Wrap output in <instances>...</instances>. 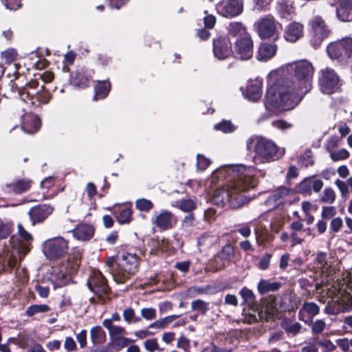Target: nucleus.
I'll list each match as a JSON object with an SVG mask.
<instances>
[{
    "instance_id": "1",
    "label": "nucleus",
    "mask_w": 352,
    "mask_h": 352,
    "mask_svg": "<svg viewBox=\"0 0 352 352\" xmlns=\"http://www.w3.org/2000/svg\"><path fill=\"white\" fill-rule=\"evenodd\" d=\"M314 68L307 60L285 64L267 76V109H294L312 87Z\"/></svg>"
},
{
    "instance_id": "2",
    "label": "nucleus",
    "mask_w": 352,
    "mask_h": 352,
    "mask_svg": "<svg viewBox=\"0 0 352 352\" xmlns=\"http://www.w3.org/2000/svg\"><path fill=\"white\" fill-rule=\"evenodd\" d=\"M258 170L254 166L243 164L226 165L214 170L209 179L217 186L211 195V202L223 207L239 208L250 201L245 192L257 184Z\"/></svg>"
},
{
    "instance_id": "3",
    "label": "nucleus",
    "mask_w": 352,
    "mask_h": 352,
    "mask_svg": "<svg viewBox=\"0 0 352 352\" xmlns=\"http://www.w3.org/2000/svg\"><path fill=\"white\" fill-rule=\"evenodd\" d=\"M247 148H254V164L270 163L280 159L285 154V149L279 148L271 140L263 137H252L247 141Z\"/></svg>"
},
{
    "instance_id": "4",
    "label": "nucleus",
    "mask_w": 352,
    "mask_h": 352,
    "mask_svg": "<svg viewBox=\"0 0 352 352\" xmlns=\"http://www.w3.org/2000/svg\"><path fill=\"white\" fill-rule=\"evenodd\" d=\"M19 236H12L10 241V248L7 249L5 256L10 268L15 267L30 251L29 243L32 240L31 234L27 232L21 224L18 225Z\"/></svg>"
},
{
    "instance_id": "5",
    "label": "nucleus",
    "mask_w": 352,
    "mask_h": 352,
    "mask_svg": "<svg viewBox=\"0 0 352 352\" xmlns=\"http://www.w3.org/2000/svg\"><path fill=\"white\" fill-rule=\"evenodd\" d=\"M139 259L136 254L124 253L117 258V267L111 271L112 276L118 283H123L139 268Z\"/></svg>"
},
{
    "instance_id": "6",
    "label": "nucleus",
    "mask_w": 352,
    "mask_h": 352,
    "mask_svg": "<svg viewBox=\"0 0 352 352\" xmlns=\"http://www.w3.org/2000/svg\"><path fill=\"white\" fill-rule=\"evenodd\" d=\"M315 287L319 293V300L320 302L325 303L326 300L324 298L327 296V298L329 299L327 301L328 305L330 302H337L341 305L344 309L352 308V294L344 289H337L334 286L329 287L327 285L323 286L322 283H316Z\"/></svg>"
},
{
    "instance_id": "7",
    "label": "nucleus",
    "mask_w": 352,
    "mask_h": 352,
    "mask_svg": "<svg viewBox=\"0 0 352 352\" xmlns=\"http://www.w3.org/2000/svg\"><path fill=\"white\" fill-rule=\"evenodd\" d=\"M21 99L26 103L34 107H39L47 104L50 99V94L44 88V85L39 86L37 80H31L25 87L19 91Z\"/></svg>"
},
{
    "instance_id": "8",
    "label": "nucleus",
    "mask_w": 352,
    "mask_h": 352,
    "mask_svg": "<svg viewBox=\"0 0 352 352\" xmlns=\"http://www.w3.org/2000/svg\"><path fill=\"white\" fill-rule=\"evenodd\" d=\"M254 27L260 38L273 41L279 38L282 30L281 24L271 15L259 19L254 23Z\"/></svg>"
},
{
    "instance_id": "9",
    "label": "nucleus",
    "mask_w": 352,
    "mask_h": 352,
    "mask_svg": "<svg viewBox=\"0 0 352 352\" xmlns=\"http://www.w3.org/2000/svg\"><path fill=\"white\" fill-rule=\"evenodd\" d=\"M309 43L314 49H317L329 36L331 31L325 21L320 16H314L309 20Z\"/></svg>"
},
{
    "instance_id": "10",
    "label": "nucleus",
    "mask_w": 352,
    "mask_h": 352,
    "mask_svg": "<svg viewBox=\"0 0 352 352\" xmlns=\"http://www.w3.org/2000/svg\"><path fill=\"white\" fill-rule=\"evenodd\" d=\"M87 284L89 289L98 297L101 303L109 299V287L100 272L94 271Z\"/></svg>"
},
{
    "instance_id": "11",
    "label": "nucleus",
    "mask_w": 352,
    "mask_h": 352,
    "mask_svg": "<svg viewBox=\"0 0 352 352\" xmlns=\"http://www.w3.org/2000/svg\"><path fill=\"white\" fill-rule=\"evenodd\" d=\"M68 242L64 238L58 236L46 240L43 244V251L50 259L58 258L67 253Z\"/></svg>"
},
{
    "instance_id": "12",
    "label": "nucleus",
    "mask_w": 352,
    "mask_h": 352,
    "mask_svg": "<svg viewBox=\"0 0 352 352\" xmlns=\"http://www.w3.org/2000/svg\"><path fill=\"white\" fill-rule=\"evenodd\" d=\"M318 82L320 91L327 94L334 93L340 85L339 76L333 69L329 67L321 69Z\"/></svg>"
},
{
    "instance_id": "13",
    "label": "nucleus",
    "mask_w": 352,
    "mask_h": 352,
    "mask_svg": "<svg viewBox=\"0 0 352 352\" xmlns=\"http://www.w3.org/2000/svg\"><path fill=\"white\" fill-rule=\"evenodd\" d=\"M243 9V0H221L216 5L217 13L226 18L236 17Z\"/></svg>"
},
{
    "instance_id": "14",
    "label": "nucleus",
    "mask_w": 352,
    "mask_h": 352,
    "mask_svg": "<svg viewBox=\"0 0 352 352\" xmlns=\"http://www.w3.org/2000/svg\"><path fill=\"white\" fill-rule=\"evenodd\" d=\"M213 53L216 58L224 60L234 54L232 45L230 38L226 36H220L213 41Z\"/></svg>"
},
{
    "instance_id": "15",
    "label": "nucleus",
    "mask_w": 352,
    "mask_h": 352,
    "mask_svg": "<svg viewBox=\"0 0 352 352\" xmlns=\"http://www.w3.org/2000/svg\"><path fill=\"white\" fill-rule=\"evenodd\" d=\"M152 223L160 230L172 229L177 222V217L167 210H162L152 219Z\"/></svg>"
},
{
    "instance_id": "16",
    "label": "nucleus",
    "mask_w": 352,
    "mask_h": 352,
    "mask_svg": "<svg viewBox=\"0 0 352 352\" xmlns=\"http://www.w3.org/2000/svg\"><path fill=\"white\" fill-rule=\"evenodd\" d=\"M236 56L241 60H248L253 55V41L251 36L236 38L235 41Z\"/></svg>"
},
{
    "instance_id": "17",
    "label": "nucleus",
    "mask_w": 352,
    "mask_h": 352,
    "mask_svg": "<svg viewBox=\"0 0 352 352\" xmlns=\"http://www.w3.org/2000/svg\"><path fill=\"white\" fill-rule=\"evenodd\" d=\"M243 95L249 100L258 101L262 96V79L256 77L254 79L249 80Z\"/></svg>"
},
{
    "instance_id": "18",
    "label": "nucleus",
    "mask_w": 352,
    "mask_h": 352,
    "mask_svg": "<svg viewBox=\"0 0 352 352\" xmlns=\"http://www.w3.org/2000/svg\"><path fill=\"white\" fill-rule=\"evenodd\" d=\"M323 186V182L321 179H314L312 177L304 179L296 186V190L301 194L311 195V189L318 192Z\"/></svg>"
},
{
    "instance_id": "19",
    "label": "nucleus",
    "mask_w": 352,
    "mask_h": 352,
    "mask_svg": "<svg viewBox=\"0 0 352 352\" xmlns=\"http://www.w3.org/2000/svg\"><path fill=\"white\" fill-rule=\"evenodd\" d=\"M327 52L331 59H336L339 62L344 63L349 59L342 40L330 43Z\"/></svg>"
},
{
    "instance_id": "20",
    "label": "nucleus",
    "mask_w": 352,
    "mask_h": 352,
    "mask_svg": "<svg viewBox=\"0 0 352 352\" xmlns=\"http://www.w3.org/2000/svg\"><path fill=\"white\" fill-rule=\"evenodd\" d=\"M54 208L50 205H38L30 209L29 216L32 225L43 221L52 213Z\"/></svg>"
},
{
    "instance_id": "21",
    "label": "nucleus",
    "mask_w": 352,
    "mask_h": 352,
    "mask_svg": "<svg viewBox=\"0 0 352 352\" xmlns=\"http://www.w3.org/2000/svg\"><path fill=\"white\" fill-rule=\"evenodd\" d=\"M32 182L29 179H17L12 183L7 184L3 187V190L8 194H23L30 188Z\"/></svg>"
},
{
    "instance_id": "22",
    "label": "nucleus",
    "mask_w": 352,
    "mask_h": 352,
    "mask_svg": "<svg viewBox=\"0 0 352 352\" xmlns=\"http://www.w3.org/2000/svg\"><path fill=\"white\" fill-rule=\"evenodd\" d=\"M94 73V70L88 68L79 69L72 76L71 82L74 86L85 87L89 85Z\"/></svg>"
},
{
    "instance_id": "23",
    "label": "nucleus",
    "mask_w": 352,
    "mask_h": 352,
    "mask_svg": "<svg viewBox=\"0 0 352 352\" xmlns=\"http://www.w3.org/2000/svg\"><path fill=\"white\" fill-rule=\"evenodd\" d=\"M304 26L298 22H292L285 30L284 38L287 41L294 43L303 36Z\"/></svg>"
},
{
    "instance_id": "24",
    "label": "nucleus",
    "mask_w": 352,
    "mask_h": 352,
    "mask_svg": "<svg viewBox=\"0 0 352 352\" xmlns=\"http://www.w3.org/2000/svg\"><path fill=\"white\" fill-rule=\"evenodd\" d=\"M41 126V120L33 113H25L22 116L21 128L27 133H36Z\"/></svg>"
},
{
    "instance_id": "25",
    "label": "nucleus",
    "mask_w": 352,
    "mask_h": 352,
    "mask_svg": "<svg viewBox=\"0 0 352 352\" xmlns=\"http://www.w3.org/2000/svg\"><path fill=\"white\" fill-rule=\"evenodd\" d=\"M261 216L257 219L249 222L254 226V232L255 234V239L258 245H263L265 241H267L270 239V234L267 232L266 226L263 224L261 221Z\"/></svg>"
},
{
    "instance_id": "26",
    "label": "nucleus",
    "mask_w": 352,
    "mask_h": 352,
    "mask_svg": "<svg viewBox=\"0 0 352 352\" xmlns=\"http://www.w3.org/2000/svg\"><path fill=\"white\" fill-rule=\"evenodd\" d=\"M336 15L343 22L352 21V0H338Z\"/></svg>"
},
{
    "instance_id": "27",
    "label": "nucleus",
    "mask_w": 352,
    "mask_h": 352,
    "mask_svg": "<svg viewBox=\"0 0 352 352\" xmlns=\"http://www.w3.org/2000/svg\"><path fill=\"white\" fill-rule=\"evenodd\" d=\"M277 314V309L272 303L267 304L261 308V311L256 316H252L248 319V322H256L258 320H265L266 321L274 320Z\"/></svg>"
},
{
    "instance_id": "28",
    "label": "nucleus",
    "mask_w": 352,
    "mask_h": 352,
    "mask_svg": "<svg viewBox=\"0 0 352 352\" xmlns=\"http://www.w3.org/2000/svg\"><path fill=\"white\" fill-rule=\"evenodd\" d=\"M74 236L81 241H87L91 239L94 234L93 226L87 223H81L73 230Z\"/></svg>"
},
{
    "instance_id": "29",
    "label": "nucleus",
    "mask_w": 352,
    "mask_h": 352,
    "mask_svg": "<svg viewBox=\"0 0 352 352\" xmlns=\"http://www.w3.org/2000/svg\"><path fill=\"white\" fill-rule=\"evenodd\" d=\"M276 50L277 45L276 44L263 43L258 48L257 58L260 61L266 62L276 54Z\"/></svg>"
},
{
    "instance_id": "30",
    "label": "nucleus",
    "mask_w": 352,
    "mask_h": 352,
    "mask_svg": "<svg viewBox=\"0 0 352 352\" xmlns=\"http://www.w3.org/2000/svg\"><path fill=\"white\" fill-rule=\"evenodd\" d=\"M337 144V140L335 138H332L329 141L327 145V149L330 153V157L331 160L334 162L344 160L347 159L349 157V151L345 148H341L339 150H333L331 151V148L335 147Z\"/></svg>"
},
{
    "instance_id": "31",
    "label": "nucleus",
    "mask_w": 352,
    "mask_h": 352,
    "mask_svg": "<svg viewBox=\"0 0 352 352\" xmlns=\"http://www.w3.org/2000/svg\"><path fill=\"white\" fill-rule=\"evenodd\" d=\"M229 35L238 38L248 37L250 35L247 32L246 27L241 22H232L228 27Z\"/></svg>"
},
{
    "instance_id": "32",
    "label": "nucleus",
    "mask_w": 352,
    "mask_h": 352,
    "mask_svg": "<svg viewBox=\"0 0 352 352\" xmlns=\"http://www.w3.org/2000/svg\"><path fill=\"white\" fill-rule=\"evenodd\" d=\"M132 342L131 339L122 336L110 338L108 344L114 352H118Z\"/></svg>"
},
{
    "instance_id": "33",
    "label": "nucleus",
    "mask_w": 352,
    "mask_h": 352,
    "mask_svg": "<svg viewBox=\"0 0 352 352\" xmlns=\"http://www.w3.org/2000/svg\"><path fill=\"white\" fill-rule=\"evenodd\" d=\"M111 89V84L108 80L98 81L95 86L94 100L103 99L107 97Z\"/></svg>"
},
{
    "instance_id": "34",
    "label": "nucleus",
    "mask_w": 352,
    "mask_h": 352,
    "mask_svg": "<svg viewBox=\"0 0 352 352\" xmlns=\"http://www.w3.org/2000/svg\"><path fill=\"white\" fill-rule=\"evenodd\" d=\"M280 287V283L278 282H271L267 280H261L258 283V291L261 294H267L270 292H276Z\"/></svg>"
},
{
    "instance_id": "35",
    "label": "nucleus",
    "mask_w": 352,
    "mask_h": 352,
    "mask_svg": "<svg viewBox=\"0 0 352 352\" xmlns=\"http://www.w3.org/2000/svg\"><path fill=\"white\" fill-rule=\"evenodd\" d=\"M102 325L108 329L109 339L118 336H124L126 333L124 327L114 325L113 323H111L110 320H104L102 322Z\"/></svg>"
},
{
    "instance_id": "36",
    "label": "nucleus",
    "mask_w": 352,
    "mask_h": 352,
    "mask_svg": "<svg viewBox=\"0 0 352 352\" xmlns=\"http://www.w3.org/2000/svg\"><path fill=\"white\" fill-rule=\"evenodd\" d=\"M90 336L94 344H102L106 341V333L100 326L92 327L90 330Z\"/></svg>"
},
{
    "instance_id": "37",
    "label": "nucleus",
    "mask_w": 352,
    "mask_h": 352,
    "mask_svg": "<svg viewBox=\"0 0 352 352\" xmlns=\"http://www.w3.org/2000/svg\"><path fill=\"white\" fill-rule=\"evenodd\" d=\"M175 206L185 212H190L196 208L195 201L190 199L177 201Z\"/></svg>"
},
{
    "instance_id": "38",
    "label": "nucleus",
    "mask_w": 352,
    "mask_h": 352,
    "mask_svg": "<svg viewBox=\"0 0 352 352\" xmlns=\"http://www.w3.org/2000/svg\"><path fill=\"white\" fill-rule=\"evenodd\" d=\"M208 303L200 300L197 299L195 300H193L191 302V309L193 311H197L200 312L201 314L204 315L206 314L208 311L209 310Z\"/></svg>"
},
{
    "instance_id": "39",
    "label": "nucleus",
    "mask_w": 352,
    "mask_h": 352,
    "mask_svg": "<svg viewBox=\"0 0 352 352\" xmlns=\"http://www.w3.org/2000/svg\"><path fill=\"white\" fill-rule=\"evenodd\" d=\"M177 318V316H176V315H172V316L165 317L162 319L158 320L155 321V322L149 325V327L150 328L164 329L168 324H170L173 320H175Z\"/></svg>"
},
{
    "instance_id": "40",
    "label": "nucleus",
    "mask_w": 352,
    "mask_h": 352,
    "mask_svg": "<svg viewBox=\"0 0 352 352\" xmlns=\"http://www.w3.org/2000/svg\"><path fill=\"white\" fill-rule=\"evenodd\" d=\"M336 197L335 191L331 188H326L322 192L320 200L323 203L331 204L335 201Z\"/></svg>"
},
{
    "instance_id": "41",
    "label": "nucleus",
    "mask_w": 352,
    "mask_h": 352,
    "mask_svg": "<svg viewBox=\"0 0 352 352\" xmlns=\"http://www.w3.org/2000/svg\"><path fill=\"white\" fill-rule=\"evenodd\" d=\"M50 310L47 305H34L30 306L26 310V314L28 316H32L38 313H44Z\"/></svg>"
},
{
    "instance_id": "42",
    "label": "nucleus",
    "mask_w": 352,
    "mask_h": 352,
    "mask_svg": "<svg viewBox=\"0 0 352 352\" xmlns=\"http://www.w3.org/2000/svg\"><path fill=\"white\" fill-rule=\"evenodd\" d=\"M214 129L217 131H221L223 133H231L235 130V126L230 121L223 120L215 124Z\"/></svg>"
},
{
    "instance_id": "43",
    "label": "nucleus",
    "mask_w": 352,
    "mask_h": 352,
    "mask_svg": "<svg viewBox=\"0 0 352 352\" xmlns=\"http://www.w3.org/2000/svg\"><path fill=\"white\" fill-rule=\"evenodd\" d=\"M326 254L324 252H318L315 258V263L317 265V267L324 273L328 268L327 262L326 261Z\"/></svg>"
},
{
    "instance_id": "44",
    "label": "nucleus",
    "mask_w": 352,
    "mask_h": 352,
    "mask_svg": "<svg viewBox=\"0 0 352 352\" xmlns=\"http://www.w3.org/2000/svg\"><path fill=\"white\" fill-rule=\"evenodd\" d=\"M210 289L209 286L206 287H192L187 292V295L190 298H194L199 295L208 294Z\"/></svg>"
},
{
    "instance_id": "45",
    "label": "nucleus",
    "mask_w": 352,
    "mask_h": 352,
    "mask_svg": "<svg viewBox=\"0 0 352 352\" xmlns=\"http://www.w3.org/2000/svg\"><path fill=\"white\" fill-rule=\"evenodd\" d=\"M132 210L130 208H125L120 211L117 217V221L120 224L129 223L131 221Z\"/></svg>"
},
{
    "instance_id": "46",
    "label": "nucleus",
    "mask_w": 352,
    "mask_h": 352,
    "mask_svg": "<svg viewBox=\"0 0 352 352\" xmlns=\"http://www.w3.org/2000/svg\"><path fill=\"white\" fill-rule=\"evenodd\" d=\"M292 193V190L285 186L279 187L273 194L272 198L275 201H279Z\"/></svg>"
},
{
    "instance_id": "47",
    "label": "nucleus",
    "mask_w": 352,
    "mask_h": 352,
    "mask_svg": "<svg viewBox=\"0 0 352 352\" xmlns=\"http://www.w3.org/2000/svg\"><path fill=\"white\" fill-rule=\"evenodd\" d=\"M135 206L140 211L147 212L153 208V204L148 199H139L135 201Z\"/></svg>"
},
{
    "instance_id": "48",
    "label": "nucleus",
    "mask_w": 352,
    "mask_h": 352,
    "mask_svg": "<svg viewBox=\"0 0 352 352\" xmlns=\"http://www.w3.org/2000/svg\"><path fill=\"white\" fill-rule=\"evenodd\" d=\"M302 309L311 316H316L320 311L319 307L315 302H305L302 305Z\"/></svg>"
},
{
    "instance_id": "49",
    "label": "nucleus",
    "mask_w": 352,
    "mask_h": 352,
    "mask_svg": "<svg viewBox=\"0 0 352 352\" xmlns=\"http://www.w3.org/2000/svg\"><path fill=\"white\" fill-rule=\"evenodd\" d=\"M211 164V161L204 155L198 154L197 155V166L199 170H206Z\"/></svg>"
},
{
    "instance_id": "50",
    "label": "nucleus",
    "mask_w": 352,
    "mask_h": 352,
    "mask_svg": "<svg viewBox=\"0 0 352 352\" xmlns=\"http://www.w3.org/2000/svg\"><path fill=\"white\" fill-rule=\"evenodd\" d=\"M278 11L281 17L288 19L294 13V10L292 5L280 4Z\"/></svg>"
},
{
    "instance_id": "51",
    "label": "nucleus",
    "mask_w": 352,
    "mask_h": 352,
    "mask_svg": "<svg viewBox=\"0 0 352 352\" xmlns=\"http://www.w3.org/2000/svg\"><path fill=\"white\" fill-rule=\"evenodd\" d=\"M272 256V254L270 253L265 254L258 261V267L262 270L268 269Z\"/></svg>"
},
{
    "instance_id": "52",
    "label": "nucleus",
    "mask_w": 352,
    "mask_h": 352,
    "mask_svg": "<svg viewBox=\"0 0 352 352\" xmlns=\"http://www.w3.org/2000/svg\"><path fill=\"white\" fill-rule=\"evenodd\" d=\"M326 327V323L322 320H316L311 325V331L314 334L320 333Z\"/></svg>"
},
{
    "instance_id": "53",
    "label": "nucleus",
    "mask_w": 352,
    "mask_h": 352,
    "mask_svg": "<svg viewBox=\"0 0 352 352\" xmlns=\"http://www.w3.org/2000/svg\"><path fill=\"white\" fill-rule=\"evenodd\" d=\"M335 184L340 190L342 197L346 196L348 194L349 188L348 185V179L346 182L337 179L335 181Z\"/></svg>"
},
{
    "instance_id": "54",
    "label": "nucleus",
    "mask_w": 352,
    "mask_h": 352,
    "mask_svg": "<svg viewBox=\"0 0 352 352\" xmlns=\"http://www.w3.org/2000/svg\"><path fill=\"white\" fill-rule=\"evenodd\" d=\"M336 214V210L333 206L322 207L321 216L322 218L329 219L333 217Z\"/></svg>"
},
{
    "instance_id": "55",
    "label": "nucleus",
    "mask_w": 352,
    "mask_h": 352,
    "mask_svg": "<svg viewBox=\"0 0 352 352\" xmlns=\"http://www.w3.org/2000/svg\"><path fill=\"white\" fill-rule=\"evenodd\" d=\"M234 254V250L231 245H226L219 253V256L223 260L230 259Z\"/></svg>"
},
{
    "instance_id": "56",
    "label": "nucleus",
    "mask_w": 352,
    "mask_h": 352,
    "mask_svg": "<svg viewBox=\"0 0 352 352\" xmlns=\"http://www.w3.org/2000/svg\"><path fill=\"white\" fill-rule=\"evenodd\" d=\"M195 226V219L194 214L189 213L187 214L182 221V227L183 228H188Z\"/></svg>"
},
{
    "instance_id": "57",
    "label": "nucleus",
    "mask_w": 352,
    "mask_h": 352,
    "mask_svg": "<svg viewBox=\"0 0 352 352\" xmlns=\"http://www.w3.org/2000/svg\"><path fill=\"white\" fill-rule=\"evenodd\" d=\"M7 9L16 10L21 6V0H1Z\"/></svg>"
},
{
    "instance_id": "58",
    "label": "nucleus",
    "mask_w": 352,
    "mask_h": 352,
    "mask_svg": "<svg viewBox=\"0 0 352 352\" xmlns=\"http://www.w3.org/2000/svg\"><path fill=\"white\" fill-rule=\"evenodd\" d=\"M11 232V226L9 223L0 221V240L6 238Z\"/></svg>"
},
{
    "instance_id": "59",
    "label": "nucleus",
    "mask_w": 352,
    "mask_h": 352,
    "mask_svg": "<svg viewBox=\"0 0 352 352\" xmlns=\"http://www.w3.org/2000/svg\"><path fill=\"white\" fill-rule=\"evenodd\" d=\"M342 220L340 217L333 218L330 223V228L332 232H338L342 227Z\"/></svg>"
},
{
    "instance_id": "60",
    "label": "nucleus",
    "mask_w": 352,
    "mask_h": 352,
    "mask_svg": "<svg viewBox=\"0 0 352 352\" xmlns=\"http://www.w3.org/2000/svg\"><path fill=\"white\" fill-rule=\"evenodd\" d=\"M135 316L134 310L131 308H128L124 310L123 311V318L124 319L129 323L131 322H138L140 319L137 318L133 320Z\"/></svg>"
},
{
    "instance_id": "61",
    "label": "nucleus",
    "mask_w": 352,
    "mask_h": 352,
    "mask_svg": "<svg viewBox=\"0 0 352 352\" xmlns=\"http://www.w3.org/2000/svg\"><path fill=\"white\" fill-rule=\"evenodd\" d=\"M141 314L146 320H153L156 317V311L153 308H144L141 310Z\"/></svg>"
},
{
    "instance_id": "62",
    "label": "nucleus",
    "mask_w": 352,
    "mask_h": 352,
    "mask_svg": "<svg viewBox=\"0 0 352 352\" xmlns=\"http://www.w3.org/2000/svg\"><path fill=\"white\" fill-rule=\"evenodd\" d=\"M144 346L149 352H153L156 350H160L158 344L156 339L147 340L144 342ZM162 351V349H160Z\"/></svg>"
},
{
    "instance_id": "63",
    "label": "nucleus",
    "mask_w": 352,
    "mask_h": 352,
    "mask_svg": "<svg viewBox=\"0 0 352 352\" xmlns=\"http://www.w3.org/2000/svg\"><path fill=\"white\" fill-rule=\"evenodd\" d=\"M240 295L245 302L252 301L254 298V293L249 289L243 287L240 291Z\"/></svg>"
},
{
    "instance_id": "64",
    "label": "nucleus",
    "mask_w": 352,
    "mask_h": 352,
    "mask_svg": "<svg viewBox=\"0 0 352 352\" xmlns=\"http://www.w3.org/2000/svg\"><path fill=\"white\" fill-rule=\"evenodd\" d=\"M177 346L178 348L182 349L184 351L188 352L190 349V340L182 336L178 339Z\"/></svg>"
}]
</instances>
